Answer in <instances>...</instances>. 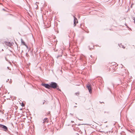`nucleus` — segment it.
<instances>
[{"label": "nucleus", "instance_id": "31", "mask_svg": "<svg viewBox=\"0 0 135 135\" xmlns=\"http://www.w3.org/2000/svg\"><path fill=\"white\" fill-rule=\"evenodd\" d=\"M7 68H9V67H7Z\"/></svg>", "mask_w": 135, "mask_h": 135}, {"label": "nucleus", "instance_id": "3", "mask_svg": "<svg viewBox=\"0 0 135 135\" xmlns=\"http://www.w3.org/2000/svg\"><path fill=\"white\" fill-rule=\"evenodd\" d=\"M107 69L108 71L110 73H113L116 70L115 68H106Z\"/></svg>", "mask_w": 135, "mask_h": 135}, {"label": "nucleus", "instance_id": "33", "mask_svg": "<svg viewBox=\"0 0 135 135\" xmlns=\"http://www.w3.org/2000/svg\"><path fill=\"white\" fill-rule=\"evenodd\" d=\"M1 4V3H0V4Z\"/></svg>", "mask_w": 135, "mask_h": 135}, {"label": "nucleus", "instance_id": "20", "mask_svg": "<svg viewBox=\"0 0 135 135\" xmlns=\"http://www.w3.org/2000/svg\"><path fill=\"white\" fill-rule=\"evenodd\" d=\"M40 68V69H41V70H42V68Z\"/></svg>", "mask_w": 135, "mask_h": 135}, {"label": "nucleus", "instance_id": "28", "mask_svg": "<svg viewBox=\"0 0 135 135\" xmlns=\"http://www.w3.org/2000/svg\"><path fill=\"white\" fill-rule=\"evenodd\" d=\"M3 10H5L4 9V8H3Z\"/></svg>", "mask_w": 135, "mask_h": 135}, {"label": "nucleus", "instance_id": "24", "mask_svg": "<svg viewBox=\"0 0 135 135\" xmlns=\"http://www.w3.org/2000/svg\"><path fill=\"white\" fill-rule=\"evenodd\" d=\"M115 67H116V66H113V68H114H114H115Z\"/></svg>", "mask_w": 135, "mask_h": 135}, {"label": "nucleus", "instance_id": "1", "mask_svg": "<svg viewBox=\"0 0 135 135\" xmlns=\"http://www.w3.org/2000/svg\"><path fill=\"white\" fill-rule=\"evenodd\" d=\"M50 88H52L53 89H56L59 91H61V90L59 88L58 85L56 83L53 82H51L50 84Z\"/></svg>", "mask_w": 135, "mask_h": 135}, {"label": "nucleus", "instance_id": "21", "mask_svg": "<svg viewBox=\"0 0 135 135\" xmlns=\"http://www.w3.org/2000/svg\"><path fill=\"white\" fill-rule=\"evenodd\" d=\"M90 56L91 57H92V55H91Z\"/></svg>", "mask_w": 135, "mask_h": 135}, {"label": "nucleus", "instance_id": "27", "mask_svg": "<svg viewBox=\"0 0 135 135\" xmlns=\"http://www.w3.org/2000/svg\"><path fill=\"white\" fill-rule=\"evenodd\" d=\"M9 15H11V14H9Z\"/></svg>", "mask_w": 135, "mask_h": 135}, {"label": "nucleus", "instance_id": "14", "mask_svg": "<svg viewBox=\"0 0 135 135\" xmlns=\"http://www.w3.org/2000/svg\"><path fill=\"white\" fill-rule=\"evenodd\" d=\"M25 46L26 47V48L27 49H28V46L26 44H25Z\"/></svg>", "mask_w": 135, "mask_h": 135}, {"label": "nucleus", "instance_id": "25", "mask_svg": "<svg viewBox=\"0 0 135 135\" xmlns=\"http://www.w3.org/2000/svg\"><path fill=\"white\" fill-rule=\"evenodd\" d=\"M45 102H43V104H44Z\"/></svg>", "mask_w": 135, "mask_h": 135}, {"label": "nucleus", "instance_id": "11", "mask_svg": "<svg viewBox=\"0 0 135 135\" xmlns=\"http://www.w3.org/2000/svg\"><path fill=\"white\" fill-rule=\"evenodd\" d=\"M62 56V55H58L57 57V58H59V57H61Z\"/></svg>", "mask_w": 135, "mask_h": 135}, {"label": "nucleus", "instance_id": "30", "mask_svg": "<svg viewBox=\"0 0 135 135\" xmlns=\"http://www.w3.org/2000/svg\"><path fill=\"white\" fill-rule=\"evenodd\" d=\"M78 119L79 120H80V119H79L78 118Z\"/></svg>", "mask_w": 135, "mask_h": 135}, {"label": "nucleus", "instance_id": "6", "mask_svg": "<svg viewBox=\"0 0 135 135\" xmlns=\"http://www.w3.org/2000/svg\"><path fill=\"white\" fill-rule=\"evenodd\" d=\"M74 17V26L75 27V26L76 25V23H78V21L76 17H75L74 16H73Z\"/></svg>", "mask_w": 135, "mask_h": 135}, {"label": "nucleus", "instance_id": "29", "mask_svg": "<svg viewBox=\"0 0 135 135\" xmlns=\"http://www.w3.org/2000/svg\"><path fill=\"white\" fill-rule=\"evenodd\" d=\"M2 51H3V49H2Z\"/></svg>", "mask_w": 135, "mask_h": 135}, {"label": "nucleus", "instance_id": "9", "mask_svg": "<svg viewBox=\"0 0 135 135\" xmlns=\"http://www.w3.org/2000/svg\"><path fill=\"white\" fill-rule=\"evenodd\" d=\"M118 45H119V46L120 47H121L122 48H123L124 49L125 48V47H124L122 45V44H119Z\"/></svg>", "mask_w": 135, "mask_h": 135}, {"label": "nucleus", "instance_id": "10", "mask_svg": "<svg viewBox=\"0 0 135 135\" xmlns=\"http://www.w3.org/2000/svg\"><path fill=\"white\" fill-rule=\"evenodd\" d=\"M47 118H46L45 119H44L43 120V123H45V122H46V120H47Z\"/></svg>", "mask_w": 135, "mask_h": 135}, {"label": "nucleus", "instance_id": "22", "mask_svg": "<svg viewBox=\"0 0 135 135\" xmlns=\"http://www.w3.org/2000/svg\"><path fill=\"white\" fill-rule=\"evenodd\" d=\"M77 107V106H74V107Z\"/></svg>", "mask_w": 135, "mask_h": 135}, {"label": "nucleus", "instance_id": "2", "mask_svg": "<svg viewBox=\"0 0 135 135\" xmlns=\"http://www.w3.org/2000/svg\"><path fill=\"white\" fill-rule=\"evenodd\" d=\"M0 129L3 130L5 131H8V129L7 126L3 124H0Z\"/></svg>", "mask_w": 135, "mask_h": 135}, {"label": "nucleus", "instance_id": "12", "mask_svg": "<svg viewBox=\"0 0 135 135\" xmlns=\"http://www.w3.org/2000/svg\"><path fill=\"white\" fill-rule=\"evenodd\" d=\"M12 82V80L11 79H10V81L9 82V83L10 84H11Z\"/></svg>", "mask_w": 135, "mask_h": 135}, {"label": "nucleus", "instance_id": "15", "mask_svg": "<svg viewBox=\"0 0 135 135\" xmlns=\"http://www.w3.org/2000/svg\"><path fill=\"white\" fill-rule=\"evenodd\" d=\"M133 20H134V23H135V18H134Z\"/></svg>", "mask_w": 135, "mask_h": 135}, {"label": "nucleus", "instance_id": "5", "mask_svg": "<svg viewBox=\"0 0 135 135\" xmlns=\"http://www.w3.org/2000/svg\"><path fill=\"white\" fill-rule=\"evenodd\" d=\"M86 87L89 90L90 93H91L92 92V89L91 86L90 85H87Z\"/></svg>", "mask_w": 135, "mask_h": 135}, {"label": "nucleus", "instance_id": "17", "mask_svg": "<svg viewBox=\"0 0 135 135\" xmlns=\"http://www.w3.org/2000/svg\"><path fill=\"white\" fill-rule=\"evenodd\" d=\"M7 68L8 70H11V69H10V68Z\"/></svg>", "mask_w": 135, "mask_h": 135}, {"label": "nucleus", "instance_id": "13", "mask_svg": "<svg viewBox=\"0 0 135 135\" xmlns=\"http://www.w3.org/2000/svg\"><path fill=\"white\" fill-rule=\"evenodd\" d=\"M21 105L22 107H24V104L23 103H22V104Z\"/></svg>", "mask_w": 135, "mask_h": 135}, {"label": "nucleus", "instance_id": "32", "mask_svg": "<svg viewBox=\"0 0 135 135\" xmlns=\"http://www.w3.org/2000/svg\"><path fill=\"white\" fill-rule=\"evenodd\" d=\"M61 71H62V70H61Z\"/></svg>", "mask_w": 135, "mask_h": 135}, {"label": "nucleus", "instance_id": "4", "mask_svg": "<svg viewBox=\"0 0 135 135\" xmlns=\"http://www.w3.org/2000/svg\"><path fill=\"white\" fill-rule=\"evenodd\" d=\"M41 85L42 86L45 87L46 88L48 89H50V84H47L42 83Z\"/></svg>", "mask_w": 135, "mask_h": 135}, {"label": "nucleus", "instance_id": "16", "mask_svg": "<svg viewBox=\"0 0 135 135\" xmlns=\"http://www.w3.org/2000/svg\"><path fill=\"white\" fill-rule=\"evenodd\" d=\"M78 93H75V95H77ZM78 94H79V93H78Z\"/></svg>", "mask_w": 135, "mask_h": 135}, {"label": "nucleus", "instance_id": "7", "mask_svg": "<svg viewBox=\"0 0 135 135\" xmlns=\"http://www.w3.org/2000/svg\"><path fill=\"white\" fill-rule=\"evenodd\" d=\"M5 44L7 45L10 47L12 45L11 43L10 42H7V41H4Z\"/></svg>", "mask_w": 135, "mask_h": 135}, {"label": "nucleus", "instance_id": "18", "mask_svg": "<svg viewBox=\"0 0 135 135\" xmlns=\"http://www.w3.org/2000/svg\"><path fill=\"white\" fill-rule=\"evenodd\" d=\"M9 79H7V81H6V82H8V81H9Z\"/></svg>", "mask_w": 135, "mask_h": 135}, {"label": "nucleus", "instance_id": "26", "mask_svg": "<svg viewBox=\"0 0 135 135\" xmlns=\"http://www.w3.org/2000/svg\"><path fill=\"white\" fill-rule=\"evenodd\" d=\"M50 113V112H49L48 113L49 114V113Z\"/></svg>", "mask_w": 135, "mask_h": 135}, {"label": "nucleus", "instance_id": "23", "mask_svg": "<svg viewBox=\"0 0 135 135\" xmlns=\"http://www.w3.org/2000/svg\"><path fill=\"white\" fill-rule=\"evenodd\" d=\"M108 88V89L109 90H110V89H109V88Z\"/></svg>", "mask_w": 135, "mask_h": 135}, {"label": "nucleus", "instance_id": "8", "mask_svg": "<svg viewBox=\"0 0 135 135\" xmlns=\"http://www.w3.org/2000/svg\"><path fill=\"white\" fill-rule=\"evenodd\" d=\"M21 43L23 44V45H25V43L24 41L22 39H21Z\"/></svg>", "mask_w": 135, "mask_h": 135}, {"label": "nucleus", "instance_id": "19", "mask_svg": "<svg viewBox=\"0 0 135 135\" xmlns=\"http://www.w3.org/2000/svg\"><path fill=\"white\" fill-rule=\"evenodd\" d=\"M100 102V103H103V102Z\"/></svg>", "mask_w": 135, "mask_h": 135}]
</instances>
